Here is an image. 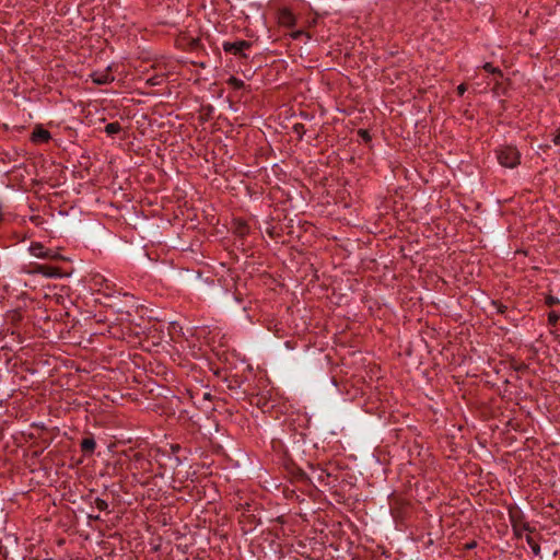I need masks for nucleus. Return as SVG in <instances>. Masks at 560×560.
<instances>
[{
	"label": "nucleus",
	"instance_id": "nucleus-1",
	"mask_svg": "<svg viewBox=\"0 0 560 560\" xmlns=\"http://www.w3.org/2000/svg\"><path fill=\"white\" fill-rule=\"evenodd\" d=\"M498 161L502 166L513 168L520 163V153L514 147H502L498 151Z\"/></svg>",
	"mask_w": 560,
	"mask_h": 560
},
{
	"label": "nucleus",
	"instance_id": "nucleus-2",
	"mask_svg": "<svg viewBox=\"0 0 560 560\" xmlns=\"http://www.w3.org/2000/svg\"><path fill=\"white\" fill-rule=\"evenodd\" d=\"M90 77L92 81L96 84H107L114 80L109 67L104 70L94 71L90 74Z\"/></svg>",
	"mask_w": 560,
	"mask_h": 560
},
{
	"label": "nucleus",
	"instance_id": "nucleus-3",
	"mask_svg": "<svg viewBox=\"0 0 560 560\" xmlns=\"http://www.w3.org/2000/svg\"><path fill=\"white\" fill-rule=\"evenodd\" d=\"M50 138L47 130L43 128H36L32 133V140L35 142H45Z\"/></svg>",
	"mask_w": 560,
	"mask_h": 560
},
{
	"label": "nucleus",
	"instance_id": "nucleus-4",
	"mask_svg": "<svg viewBox=\"0 0 560 560\" xmlns=\"http://www.w3.org/2000/svg\"><path fill=\"white\" fill-rule=\"evenodd\" d=\"M279 22L282 25L290 26L294 22V16L289 10H283L280 12Z\"/></svg>",
	"mask_w": 560,
	"mask_h": 560
},
{
	"label": "nucleus",
	"instance_id": "nucleus-5",
	"mask_svg": "<svg viewBox=\"0 0 560 560\" xmlns=\"http://www.w3.org/2000/svg\"><path fill=\"white\" fill-rule=\"evenodd\" d=\"M121 130V126L118 122H110L105 126V132L108 136L118 133Z\"/></svg>",
	"mask_w": 560,
	"mask_h": 560
},
{
	"label": "nucleus",
	"instance_id": "nucleus-6",
	"mask_svg": "<svg viewBox=\"0 0 560 560\" xmlns=\"http://www.w3.org/2000/svg\"><path fill=\"white\" fill-rule=\"evenodd\" d=\"M81 447L83 451L92 452L95 448V441L93 439H84L81 442Z\"/></svg>",
	"mask_w": 560,
	"mask_h": 560
},
{
	"label": "nucleus",
	"instance_id": "nucleus-7",
	"mask_svg": "<svg viewBox=\"0 0 560 560\" xmlns=\"http://www.w3.org/2000/svg\"><path fill=\"white\" fill-rule=\"evenodd\" d=\"M32 254L36 257H45L44 248L40 245H34L31 247Z\"/></svg>",
	"mask_w": 560,
	"mask_h": 560
},
{
	"label": "nucleus",
	"instance_id": "nucleus-8",
	"mask_svg": "<svg viewBox=\"0 0 560 560\" xmlns=\"http://www.w3.org/2000/svg\"><path fill=\"white\" fill-rule=\"evenodd\" d=\"M483 69L489 73H497L498 69L493 67L491 63L487 62L483 65Z\"/></svg>",
	"mask_w": 560,
	"mask_h": 560
},
{
	"label": "nucleus",
	"instance_id": "nucleus-9",
	"mask_svg": "<svg viewBox=\"0 0 560 560\" xmlns=\"http://www.w3.org/2000/svg\"><path fill=\"white\" fill-rule=\"evenodd\" d=\"M245 46H247V44L244 43V42H241V43H238L236 45H233V47L235 48V51H241L242 48L245 47Z\"/></svg>",
	"mask_w": 560,
	"mask_h": 560
},
{
	"label": "nucleus",
	"instance_id": "nucleus-10",
	"mask_svg": "<svg viewBox=\"0 0 560 560\" xmlns=\"http://www.w3.org/2000/svg\"><path fill=\"white\" fill-rule=\"evenodd\" d=\"M291 36L294 38V39H298L300 38L301 36H304V32L303 31H296V32H293L291 34Z\"/></svg>",
	"mask_w": 560,
	"mask_h": 560
},
{
	"label": "nucleus",
	"instance_id": "nucleus-11",
	"mask_svg": "<svg viewBox=\"0 0 560 560\" xmlns=\"http://www.w3.org/2000/svg\"><path fill=\"white\" fill-rule=\"evenodd\" d=\"M457 91L459 95H463L466 91V86L464 84H460L458 85Z\"/></svg>",
	"mask_w": 560,
	"mask_h": 560
},
{
	"label": "nucleus",
	"instance_id": "nucleus-12",
	"mask_svg": "<svg viewBox=\"0 0 560 560\" xmlns=\"http://www.w3.org/2000/svg\"><path fill=\"white\" fill-rule=\"evenodd\" d=\"M549 319H550V322H556L558 319V315L552 312L549 314Z\"/></svg>",
	"mask_w": 560,
	"mask_h": 560
},
{
	"label": "nucleus",
	"instance_id": "nucleus-13",
	"mask_svg": "<svg viewBox=\"0 0 560 560\" xmlns=\"http://www.w3.org/2000/svg\"><path fill=\"white\" fill-rule=\"evenodd\" d=\"M553 141L556 144H560V130L559 133L555 137Z\"/></svg>",
	"mask_w": 560,
	"mask_h": 560
},
{
	"label": "nucleus",
	"instance_id": "nucleus-14",
	"mask_svg": "<svg viewBox=\"0 0 560 560\" xmlns=\"http://www.w3.org/2000/svg\"><path fill=\"white\" fill-rule=\"evenodd\" d=\"M232 82H233V84H234L235 86H240V85H241V83H242L240 80H237V79H235V78H233V79H232Z\"/></svg>",
	"mask_w": 560,
	"mask_h": 560
},
{
	"label": "nucleus",
	"instance_id": "nucleus-15",
	"mask_svg": "<svg viewBox=\"0 0 560 560\" xmlns=\"http://www.w3.org/2000/svg\"><path fill=\"white\" fill-rule=\"evenodd\" d=\"M553 302H555V299H553V298H550V299L548 300V303H549V304H551V303H553Z\"/></svg>",
	"mask_w": 560,
	"mask_h": 560
}]
</instances>
